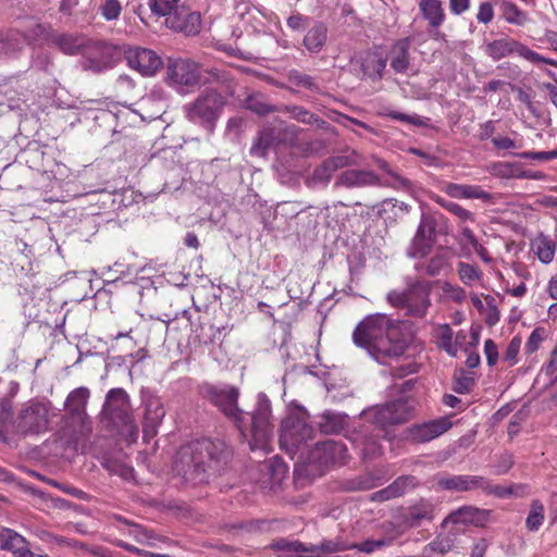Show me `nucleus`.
Instances as JSON below:
<instances>
[{"instance_id": "obj_1", "label": "nucleus", "mask_w": 557, "mask_h": 557, "mask_svg": "<svg viewBox=\"0 0 557 557\" xmlns=\"http://www.w3.org/2000/svg\"><path fill=\"white\" fill-rule=\"evenodd\" d=\"M202 393L210 404L235 424L244 438L250 437L251 450L267 448L272 433L270 411L267 408H259L251 413L244 412L238 406L239 389L228 384H208L203 386Z\"/></svg>"}, {"instance_id": "obj_2", "label": "nucleus", "mask_w": 557, "mask_h": 557, "mask_svg": "<svg viewBox=\"0 0 557 557\" xmlns=\"http://www.w3.org/2000/svg\"><path fill=\"white\" fill-rule=\"evenodd\" d=\"M233 449L225 441L201 438L182 445L176 451V475L191 485L207 483L231 463Z\"/></svg>"}, {"instance_id": "obj_3", "label": "nucleus", "mask_w": 557, "mask_h": 557, "mask_svg": "<svg viewBox=\"0 0 557 557\" xmlns=\"http://www.w3.org/2000/svg\"><path fill=\"white\" fill-rule=\"evenodd\" d=\"M352 339L357 346L381 362L385 358L399 357L407 349V341L399 322L382 313L370 314L359 322Z\"/></svg>"}, {"instance_id": "obj_4", "label": "nucleus", "mask_w": 557, "mask_h": 557, "mask_svg": "<svg viewBox=\"0 0 557 557\" xmlns=\"http://www.w3.org/2000/svg\"><path fill=\"white\" fill-rule=\"evenodd\" d=\"M434 480L435 488L438 491L470 492L482 490L487 494H494L499 497L511 494L510 488L493 486L486 478L481 475L438 474Z\"/></svg>"}, {"instance_id": "obj_5", "label": "nucleus", "mask_w": 557, "mask_h": 557, "mask_svg": "<svg viewBox=\"0 0 557 557\" xmlns=\"http://www.w3.org/2000/svg\"><path fill=\"white\" fill-rule=\"evenodd\" d=\"M51 414L49 404L30 401L20 411L12 424L18 434H40L48 431Z\"/></svg>"}, {"instance_id": "obj_6", "label": "nucleus", "mask_w": 557, "mask_h": 557, "mask_svg": "<svg viewBox=\"0 0 557 557\" xmlns=\"http://www.w3.org/2000/svg\"><path fill=\"white\" fill-rule=\"evenodd\" d=\"M224 104V97L215 90L209 89L201 94L193 103L185 107L186 116L194 123L211 127L219 117Z\"/></svg>"}, {"instance_id": "obj_7", "label": "nucleus", "mask_w": 557, "mask_h": 557, "mask_svg": "<svg viewBox=\"0 0 557 557\" xmlns=\"http://www.w3.org/2000/svg\"><path fill=\"white\" fill-rule=\"evenodd\" d=\"M486 53L493 60H500L512 53H517L519 57L532 62V63H545L557 67V61L545 58L536 51L530 49L528 46L520 41L511 38H502L493 40L486 46Z\"/></svg>"}, {"instance_id": "obj_8", "label": "nucleus", "mask_w": 557, "mask_h": 557, "mask_svg": "<svg viewBox=\"0 0 557 557\" xmlns=\"http://www.w3.org/2000/svg\"><path fill=\"white\" fill-rule=\"evenodd\" d=\"M413 403L414 401L409 398H400L377 406L373 410V421L382 429L388 425L405 423L413 414Z\"/></svg>"}, {"instance_id": "obj_9", "label": "nucleus", "mask_w": 557, "mask_h": 557, "mask_svg": "<svg viewBox=\"0 0 557 557\" xmlns=\"http://www.w3.org/2000/svg\"><path fill=\"white\" fill-rule=\"evenodd\" d=\"M436 220L431 214H422L416 234L408 248V256L423 258L430 253L436 240Z\"/></svg>"}, {"instance_id": "obj_10", "label": "nucleus", "mask_w": 557, "mask_h": 557, "mask_svg": "<svg viewBox=\"0 0 557 557\" xmlns=\"http://www.w3.org/2000/svg\"><path fill=\"white\" fill-rule=\"evenodd\" d=\"M127 65L143 76H152L162 66L161 58L147 48H128L125 50Z\"/></svg>"}, {"instance_id": "obj_11", "label": "nucleus", "mask_w": 557, "mask_h": 557, "mask_svg": "<svg viewBox=\"0 0 557 557\" xmlns=\"http://www.w3.org/2000/svg\"><path fill=\"white\" fill-rule=\"evenodd\" d=\"M453 426V422L449 417H440L420 424H413L407 429L406 437L413 443H426L430 442Z\"/></svg>"}, {"instance_id": "obj_12", "label": "nucleus", "mask_w": 557, "mask_h": 557, "mask_svg": "<svg viewBox=\"0 0 557 557\" xmlns=\"http://www.w3.org/2000/svg\"><path fill=\"white\" fill-rule=\"evenodd\" d=\"M311 457L323 467L342 466L347 461V447L342 442L327 440L315 445Z\"/></svg>"}, {"instance_id": "obj_13", "label": "nucleus", "mask_w": 557, "mask_h": 557, "mask_svg": "<svg viewBox=\"0 0 557 557\" xmlns=\"http://www.w3.org/2000/svg\"><path fill=\"white\" fill-rule=\"evenodd\" d=\"M419 10L422 17L428 22L431 37L434 40H443L445 34L440 32L446 18L442 0H420Z\"/></svg>"}, {"instance_id": "obj_14", "label": "nucleus", "mask_w": 557, "mask_h": 557, "mask_svg": "<svg viewBox=\"0 0 557 557\" xmlns=\"http://www.w3.org/2000/svg\"><path fill=\"white\" fill-rule=\"evenodd\" d=\"M436 506L430 499L421 498L407 508L404 515L405 529H416L423 522H432L435 518Z\"/></svg>"}, {"instance_id": "obj_15", "label": "nucleus", "mask_w": 557, "mask_h": 557, "mask_svg": "<svg viewBox=\"0 0 557 557\" xmlns=\"http://www.w3.org/2000/svg\"><path fill=\"white\" fill-rule=\"evenodd\" d=\"M488 519V511L479 509L473 506H461L458 509L451 511L442 522V527L447 524H462V525H475L483 527Z\"/></svg>"}, {"instance_id": "obj_16", "label": "nucleus", "mask_w": 557, "mask_h": 557, "mask_svg": "<svg viewBox=\"0 0 557 557\" xmlns=\"http://www.w3.org/2000/svg\"><path fill=\"white\" fill-rule=\"evenodd\" d=\"M200 66L190 60H176V91L188 92L200 85Z\"/></svg>"}, {"instance_id": "obj_17", "label": "nucleus", "mask_w": 557, "mask_h": 557, "mask_svg": "<svg viewBox=\"0 0 557 557\" xmlns=\"http://www.w3.org/2000/svg\"><path fill=\"white\" fill-rule=\"evenodd\" d=\"M388 58L391 67L396 73H407L410 66V39L401 38L396 40L391 47Z\"/></svg>"}, {"instance_id": "obj_18", "label": "nucleus", "mask_w": 557, "mask_h": 557, "mask_svg": "<svg viewBox=\"0 0 557 557\" xmlns=\"http://www.w3.org/2000/svg\"><path fill=\"white\" fill-rule=\"evenodd\" d=\"M442 190L456 199H490V194L479 185L446 183Z\"/></svg>"}, {"instance_id": "obj_19", "label": "nucleus", "mask_w": 557, "mask_h": 557, "mask_svg": "<svg viewBox=\"0 0 557 557\" xmlns=\"http://www.w3.org/2000/svg\"><path fill=\"white\" fill-rule=\"evenodd\" d=\"M377 181V175L372 171L348 170L341 173L335 184L351 188L375 185Z\"/></svg>"}, {"instance_id": "obj_20", "label": "nucleus", "mask_w": 557, "mask_h": 557, "mask_svg": "<svg viewBox=\"0 0 557 557\" xmlns=\"http://www.w3.org/2000/svg\"><path fill=\"white\" fill-rule=\"evenodd\" d=\"M0 546L12 552L14 557L29 556L26 539L11 529H3L0 533Z\"/></svg>"}, {"instance_id": "obj_21", "label": "nucleus", "mask_w": 557, "mask_h": 557, "mask_svg": "<svg viewBox=\"0 0 557 557\" xmlns=\"http://www.w3.org/2000/svg\"><path fill=\"white\" fill-rule=\"evenodd\" d=\"M28 44V37L18 30H0V55L13 57Z\"/></svg>"}, {"instance_id": "obj_22", "label": "nucleus", "mask_w": 557, "mask_h": 557, "mask_svg": "<svg viewBox=\"0 0 557 557\" xmlns=\"http://www.w3.org/2000/svg\"><path fill=\"white\" fill-rule=\"evenodd\" d=\"M89 399V389L86 387H77L73 389L65 400L67 412L84 422L86 418V406Z\"/></svg>"}, {"instance_id": "obj_23", "label": "nucleus", "mask_w": 557, "mask_h": 557, "mask_svg": "<svg viewBox=\"0 0 557 557\" xmlns=\"http://www.w3.org/2000/svg\"><path fill=\"white\" fill-rule=\"evenodd\" d=\"M416 268L429 276L440 275L450 268V253L447 250H441L429 260L418 263Z\"/></svg>"}, {"instance_id": "obj_24", "label": "nucleus", "mask_w": 557, "mask_h": 557, "mask_svg": "<svg viewBox=\"0 0 557 557\" xmlns=\"http://www.w3.org/2000/svg\"><path fill=\"white\" fill-rule=\"evenodd\" d=\"M63 53L77 54L86 45V38L77 34H54L50 38Z\"/></svg>"}, {"instance_id": "obj_25", "label": "nucleus", "mask_w": 557, "mask_h": 557, "mask_svg": "<svg viewBox=\"0 0 557 557\" xmlns=\"http://www.w3.org/2000/svg\"><path fill=\"white\" fill-rule=\"evenodd\" d=\"M385 67L386 59L377 51L368 52L362 59V73L372 81L381 79Z\"/></svg>"}, {"instance_id": "obj_26", "label": "nucleus", "mask_w": 557, "mask_h": 557, "mask_svg": "<svg viewBox=\"0 0 557 557\" xmlns=\"http://www.w3.org/2000/svg\"><path fill=\"white\" fill-rule=\"evenodd\" d=\"M185 36L198 35L201 30V16L198 12H187L176 10V32Z\"/></svg>"}, {"instance_id": "obj_27", "label": "nucleus", "mask_w": 557, "mask_h": 557, "mask_svg": "<svg viewBox=\"0 0 557 557\" xmlns=\"http://www.w3.org/2000/svg\"><path fill=\"white\" fill-rule=\"evenodd\" d=\"M409 301L407 302V310L413 317L422 318L426 314L430 306L429 293L423 288L409 289Z\"/></svg>"}, {"instance_id": "obj_28", "label": "nucleus", "mask_w": 557, "mask_h": 557, "mask_svg": "<svg viewBox=\"0 0 557 557\" xmlns=\"http://www.w3.org/2000/svg\"><path fill=\"white\" fill-rule=\"evenodd\" d=\"M436 346L448 356L456 357V344H454V331L449 324H438L433 330Z\"/></svg>"}, {"instance_id": "obj_29", "label": "nucleus", "mask_w": 557, "mask_h": 557, "mask_svg": "<svg viewBox=\"0 0 557 557\" xmlns=\"http://www.w3.org/2000/svg\"><path fill=\"white\" fill-rule=\"evenodd\" d=\"M531 248L542 263L548 264L555 257L557 246L552 238L541 234L531 242Z\"/></svg>"}, {"instance_id": "obj_30", "label": "nucleus", "mask_w": 557, "mask_h": 557, "mask_svg": "<svg viewBox=\"0 0 557 557\" xmlns=\"http://www.w3.org/2000/svg\"><path fill=\"white\" fill-rule=\"evenodd\" d=\"M500 9L505 21L512 25L523 26L528 23L529 17L527 12L518 8L513 2L503 0Z\"/></svg>"}, {"instance_id": "obj_31", "label": "nucleus", "mask_w": 557, "mask_h": 557, "mask_svg": "<svg viewBox=\"0 0 557 557\" xmlns=\"http://www.w3.org/2000/svg\"><path fill=\"white\" fill-rule=\"evenodd\" d=\"M326 41V27L323 24L313 26L304 38L305 47L311 52H319Z\"/></svg>"}, {"instance_id": "obj_32", "label": "nucleus", "mask_w": 557, "mask_h": 557, "mask_svg": "<svg viewBox=\"0 0 557 557\" xmlns=\"http://www.w3.org/2000/svg\"><path fill=\"white\" fill-rule=\"evenodd\" d=\"M127 408V395L121 388L111 389L106 397L104 411L113 416L115 411L124 412Z\"/></svg>"}, {"instance_id": "obj_33", "label": "nucleus", "mask_w": 557, "mask_h": 557, "mask_svg": "<svg viewBox=\"0 0 557 557\" xmlns=\"http://www.w3.org/2000/svg\"><path fill=\"white\" fill-rule=\"evenodd\" d=\"M433 200L443 209L454 214L458 219L459 224L466 223L468 221L474 222V214L460 205L446 200L441 196L434 197Z\"/></svg>"}, {"instance_id": "obj_34", "label": "nucleus", "mask_w": 557, "mask_h": 557, "mask_svg": "<svg viewBox=\"0 0 557 557\" xmlns=\"http://www.w3.org/2000/svg\"><path fill=\"white\" fill-rule=\"evenodd\" d=\"M453 389L458 394H468L475 384L474 373L465 369H456L453 375Z\"/></svg>"}, {"instance_id": "obj_35", "label": "nucleus", "mask_w": 557, "mask_h": 557, "mask_svg": "<svg viewBox=\"0 0 557 557\" xmlns=\"http://www.w3.org/2000/svg\"><path fill=\"white\" fill-rule=\"evenodd\" d=\"M286 77L287 81L296 87H301L311 91L320 90L317 81L312 76L305 74L296 69L288 71Z\"/></svg>"}, {"instance_id": "obj_36", "label": "nucleus", "mask_w": 557, "mask_h": 557, "mask_svg": "<svg viewBox=\"0 0 557 557\" xmlns=\"http://www.w3.org/2000/svg\"><path fill=\"white\" fill-rule=\"evenodd\" d=\"M419 485V480L414 475H400L394 480L388 486L395 496L398 498L405 495L408 491L416 488Z\"/></svg>"}, {"instance_id": "obj_37", "label": "nucleus", "mask_w": 557, "mask_h": 557, "mask_svg": "<svg viewBox=\"0 0 557 557\" xmlns=\"http://www.w3.org/2000/svg\"><path fill=\"white\" fill-rule=\"evenodd\" d=\"M245 106L248 110L255 112L258 115H267L276 111L275 107L264 101L261 94L250 95L247 97Z\"/></svg>"}, {"instance_id": "obj_38", "label": "nucleus", "mask_w": 557, "mask_h": 557, "mask_svg": "<svg viewBox=\"0 0 557 557\" xmlns=\"http://www.w3.org/2000/svg\"><path fill=\"white\" fill-rule=\"evenodd\" d=\"M454 543L450 537L436 536L423 549V554L426 557H431L432 554L445 555L453 549Z\"/></svg>"}, {"instance_id": "obj_39", "label": "nucleus", "mask_w": 557, "mask_h": 557, "mask_svg": "<svg viewBox=\"0 0 557 557\" xmlns=\"http://www.w3.org/2000/svg\"><path fill=\"white\" fill-rule=\"evenodd\" d=\"M544 521V506L540 500H533L525 524L530 531H536Z\"/></svg>"}, {"instance_id": "obj_40", "label": "nucleus", "mask_w": 557, "mask_h": 557, "mask_svg": "<svg viewBox=\"0 0 557 557\" xmlns=\"http://www.w3.org/2000/svg\"><path fill=\"white\" fill-rule=\"evenodd\" d=\"M273 549L275 550H282V552H288V553H304V552H315L318 549L317 546H310L306 547L301 542L299 541H287V540H278L273 543L272 545Z\"/></svg>"}, {"instance_id": "obj_41", "label": "nucleus", "mask_w": 557, "mask_h": 557, "mask_svg": "<svg viewBox=\"0 0 557 557\" xmlns=\"http://www.w3.org/2000/svg\"><path fill=\"white\" fill-rule=\"evenodd\" d=\"M547 337V332L544 327L542 326H539V327H535L532 333L530 334L527 343H525V347H524V351L527 355H532L534 352H536L540 347L542 346L543 342L546 339Z\"/></svg>"}, {"instance_id": "obj_42", "label": "nucleus", "mask_w": 557, "mask_h": 557, "mask_svg": "<svg viewBox=\"0 0 557 557\" xmlns=\"http://www.w3.org/2000/svg\"><path fill=\"white\" fill-rule=\"evenodd\" d=\"M522 338L519 335H516L508 343L506 349L503 352V361L508 364V367H512L518 363V355L521 348Z\"/></svg>"}, {"instance_id": "obj_43", "label": "nucleus", "mask_w": 557, "mask_h": 557, "mask_svg": "<svg viewBox=\"0 0 557 557\" xmlns=\"http://www.w3.org/2000/svg\"><path fill=\"white\" fill-rule=\"evenodd\" d=\"M459 278L466 284L471 285L474 281L480 280L482 272L474 265L459 262L457 267Z\"/></svg>"}, {"instance_id": "obj_44", "label": "nucleus", "mask_w": 557, "mask_h": 557, "mask_svg": "<svg viewBox=\"0 0 557 557\" xmlns=\"http://www.w3.org/2000/svg\"><path fill=\"white\" fill-rule=\"evenodd\" d=\"M344 428V420L336 414L326 413L322 417L320 429L323 433H338Z\"/></svg>"}, {"instance_id": "obj_45", "label": "nucleus", "mask_w": 557, "mask_h": 557, "mask_svg": "<svg viewBox=\"0 0 557 557\" xmlns=\"http://www.w3.org/2000/svg\"><path fill=\"white\" fill-rule=\"evenodd\" d=\"M149 9L154 16L166 17L174 12V0H149Z\"/></svg>"}, {"instance_id": "obj_46", "label": "nucleus", "mask_w": 557, "mask_h": 557, "mask_svg": "<svg viewBox=\"0 0 557 557\" xmlns=\"http://www.w3.org/2000/svg\"><path fill=\"white\" fill-rule=\"evenodd\" d=\"M381 116L389 117L392 120L400 121L407 124H411L414 126H424L425 122L417 114L409 115L406 113L393 111V110H385L383 112H380Z\"/></svg>"}, {"instance_id": "obj_47", "label": "nucleus", "mask_w": 557, "mask_h": 557, "mask_svg": "<svg viewBox=\"0 0 557 557\" xmlns=\"http://www.w3.org/2000/svg\"><path fill=\"white\" fill-rule=\"evenodd\" d=\"M376 436L364 437L360 444V454L364 459H371L381 454V445Z\"/></svg>"}, {"instance_id": "obj_48", "label": "nucleus", "mask_w": 557, "mask_h": 557, "mask_svg": "<svg viewBox=\"0 0 557 557\" xmlns=\"http://www.w3.org/2000/svg\"><path fill=\"white\" fill-rule=\"evenodd\" d=\"M103 466L110 473L116 474L123 478L124 480H132L134 476L133 468L127 466L126 463L116 460H106Z\"/></svg>"}, {"instance_id": "obj_49", "label": "nucleus", "mask_w": 557, "mask_h": 557, "mask_svg": "<svg viewBox=\"0 0 557 557\" xmlns=\"http://www.w3.org/2000/svg\"><path fill=\"white\" fill-rule=\"evenodd\" d=\"M391 541H386L385 539L381 540H367L361 543H352L349 544V549H357L359 552L371 554L382 547L388 546Z\"/></svg>"}, {"instance_id": "obj_50", "label": "nucleus", "mask_w": 557, "mask_h": 557, "mask_svg": "<svg viewBox=\"0 0 557 557\" xmlns=\"http://www.w3.org/2000/svg\"><path fill=\"white\" fill-rule=\"evenodd\" d=\"M122 5L119 0H106L101 5V15L107 21H115L121 15Z\"/></svg>"}, {"instance_id": "obj_51", "label": "nucleus", "mask_w": 557, "mask_h": 557, "mask_svg": "<svg viewBox=\"0 0 557 557\" xmlns=\"http://www.w3.org/2000/svg\"><path fill=\"white\" fill-rule=\"evenodd\" d=\"M286 111L290 114L292 117L302 123L312 124L318 120L314 113L309 112L304 107L290 106L286 108Z\"/></svg>"}, {"instance_id": "obj_52", "label": "nucleus", "mask_w": 557, "mask_h": 557, "mask_svg": "<svg viewBox=\"0 0 557 557\" xmlns=\"http://www.w3.org/2000/svg\"><path fill=\"white\" fill-rule=\"evenodd\" d=\"M484 354L486 357L487 364L493 367L497 363L499 358L498 347L496 343L488 338L484 342Z\"/></svg>"}, {"instance_id": "obj_53", "label": "nucleus", "mask_w": 557, "mask_h": 557, "mask_svg": "<svg viewBox=\"0 0 557 557\" xmlns=\"http://www.w3.org/2000/svg\"><path fill=\"white\" fill-rule=\"evenodd\" d=\"M494 18V8L490 2H482L479 5V10L476 13V21L482 24H488Z\"/></svg>"}, {"instance_id": "obj_54", "label": "nucleus", "mask_w": 557, "mask_h": 557, "mask_svg": "<svg viewBox=\"0 0 557 557\" xmlns=\"http://www.w3.org/2000/svg\"><path fill=\"white\" fill-rule=\"evenodd\" d=\"M522 159H533L539 161H549L557 159V150L552 151H524L518 154Z\"/></svg>"}, {"instance_id": "obj_55", "label": "nucleus", "mask_w": 557, "mask_h": 557, "mask_svg": "<svg viewBox=\"0 0 557 557\" xmlns=\"http://www.w3.org/2000/svg\"><path fill=\"white\" fill-rule=\"evenodd\" d=\"M129 534L138 542V543H141V544H147V545H153V536L152 534L139 527V525H135L133 527L131 530H129Z\"/></svg>"}, {"instance_id": "obj_56", "label": "nucleus", "mask_w": 557, "mask_h": 557, "mask_svg": "<svg viewBox=\"0 0 557 557\" xmlns=\"http://www.w3.org/2000/svg\"><path fill=\"white\" fill-rule=\"evenodd\" d=\"M383 529L384 532L389 535V537L385 540L391 541V543L393 542V540L401 536L407 530L405 529L404 521L398 525H395L393 522H385L383 524Z\"/></svg>"}, {"instance_id": "obj_57", "label": "nucleus", "mask_w": 557, "mask_h": 557, "mask_svg": "<svg viewBox=\"0 0 557 557\" xmlns=\"http://www.w3.org/2000/svg\"><path fill=\"white\" fill-rule=\"evenodd\" d=\"M334 172L333 168L329 165V161L324 160L323 163L314 170L313 176L318 181L329 182Z\"/></svg>"}, {"instance_id": "obj_58", "label": "nucleus", "mask_w": 557, "mask_h": 557, "mask_svg": "<svg viewBox=\"0 0 557 557\" xmlns=\"http://www.w3.org/2000/svg\"><path fill=\"white\" fill-rule=\"evenodd\" d=\"M319 549L324 553L344 552L349 549V544H344L334 541H324L321 543Z\"/></svg>"}, {"instance_id": "obj_59", "label": "nucleus", "mask_w": 557, "mask_h": 557, "mask_svg": "<svg viewBox=\"0 0 557 557\" xmlns=\"http://www.w3.org/2000/svg\"><path fill=\"white\" fill-rule=\"evenodd\" d=\"M443 290L457 302H461L466 298V292L460 286H454L449 283H445L443 286Z\"/></svg>"}, {"instance_id": "obj_60", "label": "nucleus", "mask_w": 557, "mask_h": 557, "mask_svg": "<svg viewBox=\"0 0 557 557\" xmlns=\"http://www.w3.org/2000/svg\"><path fill=\"white\" fill-rule=\"evenodd\" d=\"M470 9V0H449V10L455 15H460Z\"/></svg>"}, {"instance_id": "obj_61", "label": "nucleus", "mask_w": 557, "mask_h": 557, "mask_svg": "<svg viewBox=\"0 0 557 557\" xmlns=\"http://www.w3.org/2000/svg\"><path fill=\"white\" fill-rule=\"evenodd\" d=\"M493 145L503 150H509L517 147L513 139L507 137V136H497L492 138Z\"/></svg>"}, {"instance_id": "obj_62", "label": "nucleus", "mask_w": 557, "mask_h": 557, "mask_svg": "<svg viewBox=\"0 0 557 557\" xmlns=\"http://www.w3.org/2000/svg\"><path fill=\"white\" fill-rule=\"evenodd\" d=\"M51 64V58L49 54L39 51L33 57V66L39 70H47Z\"/></svg>"}, {"instance_id": "obj_63", "label": "nucleus", "mask_w": 557, "mask_h": 557, "mask_svg": "<svg viewBox=\"0 0 557 557\" xmlns=\"http://www.w3.org/2000/svg\"><path fill=\"white\" fill-rule=\"evenodd\" d=\"M394 498H395V496L393 495L388 485L380 491L372 493L370 496V499L372 502H377V503L387 502V500H391Z\"/></svg>"}, {"instance_id": "obj_64", "label": "nucleus", "mask_w": 557, "mask_h": 557, "mask_svg": "<svg viewBox=\"0 0 557 557\" xmlns=\"http://www.w3.org/2000/svg\"><path fill=\"white\" fill-rule=\"evenodd\" d=\"M545 375L552 376L557 372V356L552 350L549 359L545 362L541 370Z\"/></svg>"}]
</instances>
